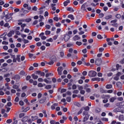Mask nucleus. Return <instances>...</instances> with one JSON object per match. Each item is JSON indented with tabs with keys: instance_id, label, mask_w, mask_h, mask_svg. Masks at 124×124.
Instances as JSON below:
<instances>
[{
	"instance_id": "nucleus-1",
	"label": "nucleus",
	"mask_w": 124,
	"mask_h": 124,
	"mask_svg": "<svg viewBox=\"0 0 124 124\" xmlns=\"http://www.w3.org/2000/svg\"><path fill=\"white\" fill-rule=\"evenodd\" d=\"M25 60V56H21V55H17L15 57V56H13V62H16L17 61L18 62H21V61H24Z\"/></svg>"
},
{
	"instance_id": "nucleus-2",
	"label": "nucleus",
	"mask_w": 124,
	"mask_h": 124,
	"mask_svg": "<svg viewBox=\"0 0 124 124\" xmlns=\"http://www.w3.org/2000/svg\"><path fill=\"white\" fill-rule=\"evenodd\" d=\"M4 14V17H5L4 19L6 20V22H8L9 21L12 19V17L9 16V13L8 12H4L3 13Z\"/></svg>"
},
{
	"instance_id": "nucleus-3",
	"label": "nucleus",
	"mask_w": 124,
	"mask_h": 124,
	"mask_svg": "<svg viewBox=\"0 0 124 124\" xmlns=\"http://www.w3.org/2000/svg\"><path fill=\"white\" fill-rule=\"evenodd\" d=\"M87 7H88V6L87 5L86 3L83 4V5L81 6V8H80L81 12H84L85 11H86L87 10Z\"/></svg>"
},
{
	"instance_id": "nucleus-4",
	"label": "nucleus",
	"mask_w": 124,
	"mask_h": 124,
	"mask_svg": "<svg viewBox=\"0 0 124 124\" xmlns=\"http://www.w3.org/2000/svg\"><path fill=\"white\" fill-rule=\"evenodd\" d=\"M88 75L89 77L93 78V77H95V76H96V75H97V74L95 71L91 70L89 71Z\"/></svg>"
},
{
	"instance_id": "nucleus-5",
	"label": "nucleus",
	"mask_w": 124,
	"mask_h": 124,
	"mask_svg": "<svg viewBox=\"0 0 124 124\" xmlns=\"http://www.w3.org/2000/svg\"><path fill=\"white\" fill-rule=\"evenodd\" d=\"M84 89L85 90L86 92L88 93H91L92 88L90 87V86L88 85H85V86H84Z\"/></svg>"
},
{
	"instance_id": "nucleus-6",
	"label": "nucleus",
	"mask_w": 124,
	"mask_h": 124,
	"mask_svg": "<svg viewBox=\"0 0 124 124\" xmlns=\"http://www.w3.org/2000/svg\"><path fill=\"white\" fill-rule=\"evenodd\" d=\"M63 70V69L62 68V67L60 66L58 67V69L57 70V71H58V74L59 76H61L62 75V71Z\"/></svg>"
},
{
	"instance_id": "nucleus-7",
	"label": "nucleus",
	"mask_w": 124,
	"mask_h": 124,
	"mask_svg": "<svg viewBox=\"0 0 124 124\" xmlns=\"http://www.w3.org/2000/svg\"><path fill=\"white\" fill-rule=\"evenodd\" d=\"M102 64V60L100 58H98L95 61V64L97 66H100Z\"/></svg>"
},
{
	"instance_id": "nucleus-8",
	"label": "nucleus",
	"mask_w": 124,
	"mask_h": 124,
	"mask_svg": "<svg viewBox=\"0 0 124 124\" xmlns=\"http://www.w3.org/2000/svg\"><path fill=\"white\" fill-rule=\"evenodd\" d=\"M51 60H52V61L48 62V64H49V65L53 64L54 62L56 61L57 58H56L55 56H52L51 58Z\"/></svg>"
},
{
	"instance_id": "nucleus-9",
	"label": "nucleus",
	"mask_w": 124,
	"mask_h": 124,
	"mask_svg": "<svg viewBox=\"0 0 124 124\" xmlns=\"http://www.w3.org/2000/svg\"><path fill=\"white\" fill-rule=\"evenodd\" d=\"M83 89V88L82 87V86H80L78 87V90L80 91V94L84 95L85 94V93H86V92Z\"/></svg>"
},
{
	"instance_id": "nucleus-10",
	"label": "nucleus",
	"mask_w": 124,
	"mask_h": 124,
	"mask_svg": "<svg viewBox=\"0 0 124 124\" xmlns=\"http://www.w3.org/2000/svg\"><path fill=\"white\" fill-rule=\"evenodd\" d=\"M23 7L26 8L28 10H31V7L28 4H23Z\"/></svg>"
},
{
	"instance_id": "nucleus-11",
	"label": "nucleus",
	"mask_w": 124,
	"mask_h": 124,
	"mask_svg": "<svg viewBox=\"0 0 124 124\" xmlns=\"http://www.w3.org/2000/svg\"><path fill=\"white\" fill-rule=\"evenodd\" d=\"M70 38V36H69V35L67 34H65L64 35V39L65 42L68 41Z\"/></svg>"
},
{
	"instance_id": "nucleus-12",
	"label": "nucleus",
	"mask_w": 124,
	"mask_h": 124,
	"mask_svg": "<svg viewBox=\"0 0 124 124\" xmlns=\"http://www.w3.org/2000/svg\"><path fill=\"white\" fill-rule=\"evenodd\" d=\"M44 33L42 32V33H40V35H39V36L40 37L41 39H42V40H45L46 39V36H44Z\"/></svg>"
},
{
	"instance_id": "nucleus-13",
	"label": "nucleus",
	"mask_w": 124,
	"mask_h": 124,
	"mask_svg": "<svg viewBox=\"0 0 124 124\" xmlns=\"http://www.w3.org/2000/svg\"><path fill=\"white\" fill-rule=\"evenodd\" d=\"M73 39L75 41L79 40L80 39V37L78 35H76L74 36Z\"/></svg>"
},
{
	"instance_id": "nucleus-14",
	"label": "nucleus",
	"mask_w": 124,
	"mask_h": 124,
	"mask_svg": "<svg viewBox=\"0 0 124 124\" xmlns=\"http://www.w3.org/2000/svg\"><path fill=\"white\" fill-rule=\"evenodd\" d=\"M22 16H24V15H26V14H28L29 12V11H27V10H24V9L22 8Z\"/></svg>"
},
{
	"instance_id": "nucleus-15",
	"label": "nucleus",
	"mask_w": 124,
	"mask_h": 124,
	"mask_svg": "<svg viewBox=\"0 0 124 124\" xmlns=\"http://www.w3.org/2000/svg\"><path fill=\"white\" fill-rule=\"evenodd\" d=\"M113 111L114 112H121V108H117L114 109Z\"/></svg>"
},
{
	"instance_id": "nucleus-16",
	"label": "nucleus",
	"mask_w": 124,
	"mask_h": 124,
	"mask_svg": "<svg viewBox=\"0 0 124 124\" xmlns=\"http://www.w3.org/2000/svg\"><path fill=\"white\" fill-rule=\"evenodd\" d=\"M14 32L13 31H10L9 33H7V36H8L9 37H10L11 36H12V35L14 34Z\"/></svg>"
},
{
	"instance_id": "nucleus-17",
	"label": "nucleus",
	"mask_w": 124,
	"mask_h": 124,
	"mask_svg": "<svg viewBox=\"0 0 124 124\" xmlns=\"http://www.w3.org/2000/svg\"><path fill=\"white\" fill-rule=\"evenodd\" d=\"M116 99V97L115 96L112 97L109 99V101L110 102L113 103Z\"/></svg>"
},
{
	"instance_id": "nucleus-18",
	"label": "nucleus",
	"mask_w": 124,
	"mask_h": 124,
	"mask_svg": "<svg viewBox=\"0 0 124 124\" xmlns=\"http://www.w3.org/2000/svg\"><path fill=\"white\" fill-rule=\"evenodd\" d=\"M46 101V97H44L43 98V99L40 100V104L44 103Z\"/></svg>"
},
{
	"instance_id": "nucleus-19",
	"label": "nucleus",
	"mask_w": 124,
	"mask_h": 124,
	"mask_svg": "<svg viewBox=\"0 0 124 124\" xmlns=\"http://www.w3.org/2000/svg\"><path fill=\"white\" fill-rule=\"evenodd\" d=\"M28 119H29L28 117L26 116L25 117H23V118L22 119V122H26L28 121Z\"/></svg>"
},
{
	"instance_id": "nucleus-20",
	"label": "nucleus",
	"mask_w": 124,
	"mask_h": 124,
	"mask_svg": "<svg viewBox=\"0 0 124 124\" xmlns=\"http://www.w3.org/2000/svg\"><path fill=\"white\" fill-rule=\"evenodd\" d=\"M112 17H113V16H112L111 15H108L105 16V19L108 20L109 19H111Z\"/></svg>"
},
{
	"instance_id": "nucleus-21",
	"label": "nucleus",
	"mask_w": 124,
	"mask_h": 124,
	"mask_svg": "<svg viewBox=\"0 0 124 124\" xmlns=\"http://www.w3.org/2000/svg\"><path fill=\"white\" fill-rule=\"evenodd\" d=\"M58 105V104H54L53 105L51 106V108L52 110H54L55 109L56 107H57Z\"/></svg>"
},
{
	"instance_id": "nucleus-22",
	"label": "nucleus",
	"mask_w": 124,
	"mask_h": 124,
	"mask_svg": "<svg viewBox=\"0 0 124 124\" xmlns=\"http://www.w3.org/2000/svg\"><path fill=\"white\" fill-rule=\"evenodd\" d=\"M20 78V77L19 75H16L14 78H13V79L16 80H19Z\"/></svg>"
},
{
	"instance_id": "nucleus-23",
	"label": "nucleus",
	"mask_w": 124,
	"mask_h": 124,
	"mask_svg": "<svg viewBox=\"0 0 124 124\" xmlns=\"http://www.w3.org/2000/svg\"><path fill=\"white\" fill-rule=\"evenodd\" d=\"M67 18L71 19L72 20H73L74 19V17L73 15H69L67 16Z\"/></svg>"
},
{
	"instance_id": "nucleus-24",
	"label": "nucleus",
	"mask_w": 124,
	"mask_h": 124,
	"mask_svg": "<svg viewBox=\"0 0 124 124\" xmlns=\"http://www.w3.org/2000/svg\"><path fill=\"white\" fill-rule=\"evenodd\" d=\"M31 77L34 79H37L38 78V76H36L34 74H32Z\"/></svg>"
},
{
	"instance_id": "nucleus-25",
	"label": "nucleus",
	"mask_w": 124,
	"mask_h": 124,
	"mask_svg": "<svg viewBox=\"0 0 124 124\" xmlns=\"http://www.w3.org/2000/svg\"><path fill=\"white\" fill-rule=\"evenodd\" d=\"M31 118L32 121H35L38 119V116H31Z\"/></svg>"
},
{
	"instance_id": "nucleus-26",
	"label": "nucleus",
	"mask_w": 124,
	"mask_h": 124,
	"mask_svg": "<svg viewBox=\"0 0 124 124\" xmlns=\"http://www.w3.org/2000/svg\"><path fill=\"white\" fill-rule=\"evenodd\" d=\"M112 86L111 84H107L106 86V88H107V89H110L112 88Z\"/></svg>"
},
{
	"instance_id": "nucleus-27",
	"label": "nucleus",
	"mask_w": 124,
	"mask_h": 124,
	"mask_svg": "<svg viewBox=\"0 0 124 124\" xmlns=\"http://www.w3.org/2000/svg\"><path fill=\"white\" fill-rule=\"evenodd\" d=\"M119 121H123V120H124V116L123 115H121L120 116H119Z\"/></svg>"
},
{
	"instance_id": "nucleus-28",
	"label": "nucleus",
	"mask_w": 124,
	"mask_h": 124,
	"mask_svg": "<svg viewBox=\"0 0 124 124\" xmlns=\"http://www.w3.org/2000/svg\"><path fill=\"white\" fill-rule=\"evenodd\" d=\"M6 33H4L2 35H1V36H0V38H1L2 36H4V37H3V40H6V37H5L6 36Z\"/></svg>"
},
{
	"instance_id": "nucleus-29",
	"label": "nucleus",
	"mask_w": 124,
	"mask_h": 124,
	"mask_svg": "<svg viewBox=\"0 0 124 124\" xmlns=\"http://www.w3.org/2000/svg\"><path fill=\"white\" fill-rule=\"evenodd\" d=\"M67 10L71 12H74V10L72 7H68Z\"/></svg>"
},
{
	"instance_id": "nucleus-30",
	"label": "nucleus",
	"mask_w": 124,
	"mask_h": 124,
	"mask_svg": "<svg viewBox=\"0 0 124 124\" xmlns=\"http://www.w3.org/2000/svg\"><path fill=\"white\" fill-rule=\"evenodd\" d=\"M53 75H54L53 74L50 73L46 74V77L47 78V77H49V76L52 77L53 76Z\"/></svg>"
},
{
	"instance_id": "nucleus-31",
	"label": "nucleus",
	"mask_w": 124,
	"mask_h": 124,
	"mask_svg": "<svg viewBox=\"0 0 124 124\" xmlns=\"http://www.w3.org/2000/svg\"><path fill=\"white\" fill-rule=\"evenodd\" d=\"M93 81H97L98 82H99L100 81V78H96L92 79Z\"/></svg>"
},
{
	"instance_id": "nucleus-32",
	"label": "nucleus",
	"mask_w": 124,
	"mask_h": 124,
	"mask_svg": "<svg viewBox=\"0 0 124 124\" xmlns=\"http://www.w3.org/2000/svg\"><path fill=\"white\" fill-rule=\"evenodd\" d=\"M50 33H51V32L50 31H46L45 32V35H50Z\"/></svg>"
},
{
	"instance_id": "nucleus-33",
	"label": "nucleus",
	"mask_w": 124,
	"mask_h": 124,
	"mask_svg": "<svg viewBox=\"0 0 124 124\" xmlns=\"http://www.w3.org/2000/svg\"><path fill=\"white\" fill-rule=\"evenodd\" d=\"M109 106H110V104L109 103H107L104 105V107H105V108H108L110 107Z\"/></svg>"
},
{
	"instance_id": "nucleus-34",
	"label": "nucleus",
	"mask_w": 124,
	"mask_h": 124,
	"mask_svg": "<svg viewBox=\"0 0 124 124\" xmlns=\"http://www.w3.org/2000/svg\"><path fill=\"white\" fill-rule=\"evenodd\" d=\"M116 22H117V19H114L110 21V23L111 24H115Z\"/></svg>"
},
{
	"instance_id": "nucleus-35",
	"label": "nucleus",
	"mask_w": 124,
	"mask_h": 124,
	"mask_svg": "<svg viewBox=\"0 0 124 124\" xmlns=\"http://www.w3.org/2000/svg\"><path fill=\"white\" fill-rule=\"evenodd\" d=\"M99 4V3H91V5L93 7H96V6L98 5Z\"/></svg>"
},
{
	"instance_id": "nucleus-36",
	"label": "nucleus",
	"mask_w": 124,
	"mask_h": 124,
	"mask_svg": "<svg viewBox=\"0 0 124 124\" xmlns=\"http://www.w3.org/2000/svg\"><path fill=\"white\" fill-rule=\"evenodd\" d=\"M46 29L49 30L51 29V26L50 25H46Z\"/></svg>"
},
{
	"instance_id": "nucleus-37",
	"label": "nucleus",
	"mask_w": 124,
	"mask_h": 124,
	"mask_svg": "<svg viewBox=\"0 0 124 124\" xmlns=\"http://www.w3.org/2000/svg\"><path fill=\"white\" fill-rule=\"evenodd\" d=\"M101 120H102V121H103L104 122H108V119L107 118H102V119H101Z\"/></svg>"
},
{
	"instance_id": "nucleus-38",
	"label": "nucleus",
	"mask_w": 124,
	"mask_h": 124,
	"mask_svg": "<svg viewBox=\"0 0 124 124\" xmlns=\"http://www.w3.org/2000/svg\"><path fill=\"white\" fill-rule=\"evenodd\" d=\"M53 20L56 22H58V21H59V18H58L57 16H56L53 17Z\"/></svg>"
},
{
	"instance_id": "nucleus-39",
	"label": "nucleus",
	"mask_w": 124,
	"mask_h": 124,
	"mask_svg": "<svg viewBox=\"0 0 124 124\" xmlns=\"http://www.w3.org/2000/svg\"><path fill=\"white\" fill-rule=\"evenodd\" d=\"M50 2L51 0H46L45 1V3L47 5H49V4H50Z\"/></svg>"
},
{
	"instance_id": "nucleus-40",
	"label": "nucleus",
	"mask_w": 124,
	"mask_h": 124,
	"mask_svg": "<svg viewBox=\"0 0 124 124\" xmlns=\"http://www.w3.org/2000/svg\"><path fill=\"white\" fill-rule=\"evenodd\" d=\"M7 124H10L12 123V119H8L6 121Z\"/></svg>"
},
{
	"instance_id": "nucleus-41",
	"label": "nucleus",
	"mask_w": 124,
	"mask_h": 124,
	"mask_svg": "<svg viewBox=\"0 0 124 124\" xmlns=\"http://www.w3.org/2000/svg\"><path fill=\"white\" fill-rule=\"evenodd\" d=\"M30 109V108L27 107L26 108H25L24 110H23V112H28V111Z\"/></svg>"
},
{
	"instance_id": "nucleus-42",
	"label": "nucleus",
	"mask_w": 124,
	"mask_h": 124,
	"mask_svg": "<svg viewBox=\"0 0 124 124\" xmlns=\"http://www.w3.org/2000/svg\"><path fill=\"white\" fill-rule=\"evenodd\" d=\"M83 109H84L85 111H89L90 109V108L88 106H87L86 107H83Z\"/></svg>"
},
{
	"instance_id": "nucleus-43",
	"label": "nucleus",
	"mask_w": 124,
	"mask_h": 124,
	"mask_svg": "<svg viewBox=\"0 0 124 124\" xmlns=\"http://www.w3.org/2000/svg\"><path fill=\"white\" fill-rule=\"evenodd\" d=\"M61 25L62 24L60 22H58L56 23L55 26L57 27L60 28Z\"/></svg>"
},
{
	"instance_id": "nucleus-44",
	"label": "nucleus",
	"mask_w": 124,
	"mask_h": 124,
	"mask_svg": "<svg viewBox=\"0 0 124 124\" xmlns=\"http://www.w3.org/2000/svg\"><path fill=\"white\" fill-rule=\"evenodd\" d=\"M3 90L4 92L6 91V88H4V86H2V88H0V91H2Z\"/></svg>"
},
{
	"instance_id": "nucleus-45",
	"label": "nucleus",
	"mask_w": 124,
	"mask_h": 124,
	"mask_svg": "<svg viewBox=\"0 0 124 124\" xmlns=\"http://www.w3.org/2000/svg\"><path fill=\"white\" fill-rule=\"evenodd\" d=\"M97 38L101 40L103 38V37H102V35L99 34L97 35Z\"/></svg>"
},
{
	"instance_id": "nucleus-46",
	"label": "nucleus",
	"mask_w": 124,
	"mask_h": 124,
	"mask_svg": "<svg viewBox=\"0 0 124 124\" xmlns=\"http://www.w3.org/2000/svg\"><path fill=\"white\" fill-rule=\"evenodd\" d=\"M46 47L45 46H42L40 47L41 50L43 51H45Z\"/></svg>"
},
{
	"instance_id": "nucleus-47",
	"label": "nucleus",
	"mask_w": 124,
	"mask_h": 124,
	"mask_svg": "<svg viewBox=\"0 0 124 124\" xmlns=\"http://www.w3.org/2000/svg\"><path fill=\"white\" fill-rule=\"evenodd\" d=\"M53 39L50 38L48 39H46V42H53Z\"/></svg>"
},
{
	"instance_id": "nucleus-48",
	"label": "nucleus",
	"mask_w": 124,
	"mask_h": 124,
	"mask_svg": "<svg viewBox=\"0 0 124 124\" xmlns=\"http://www.w3.org/2000/svg\"><path fill=\"white\" fill-rule=\"evenodd\" d=\"M44 11L43 9H40V11H39V14H42L43 13H44Z\"/></svg>"
},
{
	"instance_id": "nucleus-49",
	"label": "nucleus",
	"mask_w": 124,
	"mask_h": 124,
	"mask_svg": "<svg viewBox=\"0 0 124 124\" xmlns=\"http://www.w3.org/2000/svg\"><path fill=\"white\" fill-rule=\"evenodd\" d=\"M76 44L77 45H78V46H81L82 45V42H76Z\"/></svg>"
},
{
	"instance_id": "nucleus-50",
	"label": "nucleus",
	"mask_w": 124,
	"mask_h": 124,
	"mask_svg": "<svg viewBox=\"0 0 124 124\" xmlns=\"http://www.w3.org/2000/svg\"><path fill=\"white\" fill-rule=\"evenodd\" d=\"M46 89H50L51 88V86L50 85H47L45 87Z\"/></svg>"
},
{
	"instance_id": "nucleus-51",
	"label": "nucleus",
	"mask_w": 124,
	"mask_h": 124,
	"mask_svg": "<svg viewBox=\"0 0 124 124\" xmlns=\"http://www.w3.org/2000/svg\"><path fill=\"white\" fill-rule=\"evenodd\" d=\"M111 26H113L114 27H117L118 26V23H112L111 24Z\"/></svg>"
},
{
	"instance_id": "nucleus-52",
	"label": "nucleus",
	"mask_w": 124,
	"mask_h": 124,
	"mask_svg": "<svg viewBox=\"0 0 124 124\" xmlns=\"http://www.w3.org/2000/svg\"><path fill=\"white\" fill-rule=\"evenodd\" d=\"M104 51V48L100 47V48H99V52H102Z\"/></svg>"
},
{
	"instance_id": "nucleus-53",
	"label": "nucleus",
	"mask_w": 124,
	"mask_h": 124,
	"mask_svg": "<svg viewBox=\"0 0 124 124\" xmlns=\"http://www.w3.org/2000/svg\"><path fill=\"white\" fill-rule=\"evenodd\" d=\"M89 119V116L88 115H86L85 117H84V122L87 121Z\"/></svg>"
},
{
	"instance_id": "nucleus-54",
	"label": "nucleus",
	"mask_w": 124,
	"mask_h": 124,
	"mask_svg": "<svg viewBox=\"0 0 124 124\" xmlns=\"http://www.w3.org/2000/svg\"><path fill=\"white\" fill-rule=\"evenodd\" d=\"M48 22H49V23H50V25H51V26L53 25V19H49V20H48Z\"/></svg>"
},
{
	"instance_id": "nucleus-55",
	"label": "nucleus",
	"mask_w": 124,
	"mask_h": 124,
	"mask_svg": "<svg viewBox=\"0 0 124 124\" xmlns=\"http://www.w3.org/2000/svg\"><path fill=\"white\" fill-rule=\"evenodd\" d=\"M38 87H40V88H42V87H44V85L42 84V83H39V84H38Z\"/></svg>"
},
{
	"instance_id": "nucleus-56",
	"label": "nucleus",
	"mask_w": 124,
	"mask_h": 124,
	"mask_svg": "<svg viewBox=\"0 0 124 124\" xmlns=\"http://www.w3.org/2000/svg\"><path fill=\"white\" fill-rule=\"evenodd\" d=\"M117 99H118V100L119 101H123V97H118V98H117Z\"/></svg>"
},
{
	"instance_id": "nucleus-57",
	"label": "nucleus",
	"mask_w": 124,
	"mask_h": 124,
	"mask_svg": "<svg viewBox=\"0 0 124 124\" xmlns=\"http://www.w3.org/2000/svg\"><path fill=\"white\" fill-rule=\"evenodd\" d=\"M48 15H49V14H48V12L46 11L45 13L44 16L46 17V16H48Z\"/></svg>"
},
{
	"instance_id": "nucleus-58",
	"label": "nucleus",
	"mask_w": 124,
	"mask_h": 124,
	"mask_svg": "<svg viewBox=\"0 0 124 124\" xmlns=\"http://www.w3.org/2000/svg\"><path fill=\"white\" fill-rule=\"evenodd\" d=\"M82 75L83 76H86L87 75V72L84 71L82 72Z\"/></svg>"
},
{
	"instance_id": "nucleus-59",
	"label": "nucleus",
	"mask_w": 124,
	"mask_h": 124,
	"mask_svg": "<svg viewBox=\"0 0 124 124\" xmlns=\"http://www.w3.org/2000/svg\"><path fill=\"white\" fill-rule=\"evenodd\" d=\"M99 16H100V18L104 17V14L103 13H100V14H99Z\"/></svg>"
},
{
	"instance_id": "nucleus-60",
	"label": "nucleus",
	"mask_w": 124,
	"mask_h": 124,
	"mask_svg": "<svg viewBox=\"0 0 124 124\" xmlns=\"http://www.w3.org/2000/svg\"><path fill=\"white\" fill-rule=\"evenodd\" d=\"M4 27H7V28H10V26H9V24L8 23H6L4 25H3Z\"/></svg>"
},
{
	"instance_id": "nucleus-61",
	"label": "nucleus",
	"mask_w": 124,
	"mask_h": 124,
	"mask_svg": "<svg viewBox=\"0 0 124 124\" xmlns=\"http://www.w3.org/2000/svg\"><path fill=\"white\" fill-rule=\"evenodd\" d=\"M25 75V72L24 71H22L20 72V76H24Z\"/></svg>"
},
{
	"instance_id": "nucleus-62",
	"label": "nucleus",
	"mask_w": 124,
	"mask_h": 124,
	"mask_svg": "<svg viewBox=\"0 0 124 124\" xmlns=\"http://www.w3.org/2000/svg\"><path fill=\"white\" fill-rule=\"evenodd\" d=\"M113 90H109L107 91V93H113Z\"/></svg>"
},
{
	"instance_id": "nucleus-63",
	"label": "nucleus",
	"mask_w": 124,
	"mask_h": 124,
	"mask_svg": "<svg viewBox=\"0 0 124 124\" xmlns=\"http://www.w3.org/2000/svg\"><path fill=\"white\" fill-rule=\"evenodd\" d=\"M36 45L38 46H42V43L41 42H37V43H36Z\"/></svg>"
},
{
	"instance_id": "nucleus-64",
	"label": "nucleus",
	"mask_w": 124,
	"mask_h": 124,
	"mask_svg": "<svg viewBox=\"0 0 124 124\" xmlns=\"http://www.w3.org/2000/svg\"><path fill=\"white\" fill-rule=\"evenodd\" d=\"M116 17L118 19H120L121 18V15L120 14H117L116 15Z\"/></svg>"
}]
</instances>
